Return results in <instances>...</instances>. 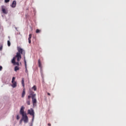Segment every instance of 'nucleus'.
<instances>
[{"label": "nucleus", "instance_id": "nucleus-1", "mask_svg": "<svg viewBox=\"0 0 126 126\" xmlns=\"http://www.w3.org/2000/svg\"><path fill=\"white\" fill-rule=\"evenodd\" d=\"M17 50L18 52L17 53L15 57H13L11 61L12 63H13L14 65H19V63H18V62L21 60V55H23L24 52V50L19 47H17ZM16 58L18 62H15V59Z\"/></svg>", "mask_w": 126, "mask_h": 126}, {"label": "nucleus", "instance_id": "nucleus-2", "mask_svg": "<svg viewBox=\"0 0 126 126\" xmlns=\"http://www.w3.org/2000/svg\"><path fill=\"white\" fill-rule=\"evenodd\" d=\"M28 114L32 116V122H34V119H35V112L33 108H31L30 109L28 110Z\"/></svg>", "mask_w": 126, "mask_h": 126}, {"label": "nucleus", "instance_id": "nucleus-3", "mask_svg": "<svg viewBox=\"0 0 126 126\" xmlns=\"http://www.w3.org/2000/svg\"><path fill=\"white\" fill-rule=\"evenodd\" d=\"M22 120L24 121L25 124H27L29 122V119H28V116H27V114H24V115H22Z\"/></svg>", "mask_w": 126, "mask_h": 126}, {"label": "nucleus", "instance_id": "nucleus-4", "mask_svg": "<svg viewBox=\"0 0 126 126\" xmlns=\"http://www.w3.org/2000/svg\"><path fill=\"white\" fill-rule=\"evenodd\" d=\"M15 77H13L12 79V83L11 86L13 88H15L17 86V82L15 81Z\"/></svg>", "mask_w": 126, "mask_h": 126}, {"label": "nucleus", "instance_id": "nucleus-5", "mask_svg": "<svg viewBox=\"0 0 126 126\" xmlns=\"http://www.w3.org/2000/svg\"><path fill=\"white\" fill-rule=\"evenodd\" d=\"M31 97L32 99L33 106V107H34V106H36V104H37V99H36V96H35V95H33Z\"/></svg>", "mask_w": 126, "mask_h": 126}, {"label": "nucleus", "instance_id": "nucleus-6", "mask_svg": "<svg viewBox=\"0 0 126 126\" xmlns=\"http://www.w3.org/2000/svg\"><path fill=\"white\" fill-rule=\"evenodd\" d=\"M24 109H25V107L24 106H22L21 107L20 110V114L22 115V116H23L24 115H26V113L24 112Z\"/></svg>", "mask_w": 126, "mask_h": 126}, {"label": "nucleus", "instance_id": "nucleus-7", "mask_svg": "<svg viewBox=\"0 0 126 126\" xmlns=\"http://www.w3.org/2000/svg\"><path fill=\"white\" fill-rule=\"evenodd\" d=\"M24 63L25 65V72L27 73L28 75V70L27 69V63H26V60L25 59V57H24Z\"/></svg>", "mask_w": 126, "mask_h": 126}, {"label": "nucleus", "instance_id": "nucleus-8", "mask_svg": "<svg viewBox=\"0 0 126 126\" xmlns=\"http://www.w3.org/2000/svg\"><path fill=\"white\" fill-rule=\"evenodd\" d=\"M30 99H31V95H28V98L26 99V103L27 105H30Z\"/></svg>", "mask_w": 126, "mask_h": 126}, {"label": "nucleus", "instance_id": "nucleus-9", "mask_svg": "<svg viewBox=\"0 0 126 126\" xmlns=\"http://www.w3.org/2000/svg\"><path fill=\"white\" fill-rule=\"evenodd\" d=\"M38 67L40 68V70H42L43 68V66H42V63L41 62V60L40 59L38 61Z\"/></svg>", "mask_w": 126, "mask_h": 126}, {"label": "nucleus", "instance_id": "nucleus-10", "mask_svg": "<svg viewBox=\"0 0 126 126\" xmlns=\"http://www.w3.org/2000/svg\"><path fill=\"white\" fill-rule=\"evenodd\" d=\"M10 6H11L12 7V8H14L16 7V1H15V0L13 1Z\"/></svg>", "mask_w": 126, "mask_h": 126}, {"label": "nucleus", "instance_id": "nucleus-11", "mask_svg": "<svg viewBox=\"0 0 126 126\" xmlns=\"http://www.w3.org/2000/svg\"><path fill=\"white\" fill-rule=\"evenodd\" d=\"M2 11L4 14H7V11L4 8V6H1Z\"/></svg>", "mask_w": 126, "mask_h": 126}, {"label": "nucleus", "instance_id": "nucleus-12", "mask_svg": "<svg viewBox=\"0 0 126 126\" xmlns=\"http://www.w3.org/2000/svg\"><path fill=\"white\" fill-rule=\"evenodd\" d=\"M31 38H32V34H30L29 35V38H28L29 44H31Z\"/></svg>", "mask_w": 126, "mask_h": 126}, {"label": "nucleus", "instance_id": "nucleus-13", "mask_svg": "<svg viewBox=\"0 0 126 126\" xmlns=\"http://www.w3.org/2000/svg\"><path fill=\"white\" fill-rule=\"evenodd\" d=\"M30 94L31 95L30 96H32V97L33 95H35V96H36V94H34V92L31 90H30Z\"/></svg>", "mask_w": 126, "mask_h": 126}, {"label": "nucleus", "instance_id": "nucleus-14", "mask_svg": "<svg viewBox=\"0 0 126 126\" xmlns=\"http://www.w3.org/2000/svg\"><path fill=\"white\" fill-rule=\"evenodd\" d=\"M25 94H26V93H25V88H24V89H23V90L22 94V98H24V96H25Z\"/></svg>", "mask_w": 126, "mask_h": 126}, {"label": "nucleus", "instance_id": "nucleus-15", "mask_svg": "<svg viewBox=\"0 0 126 126\" xmlns=\"http://www.w3.org/2000/svg\"><path fill=\"white\" fill-rule=\"evenodd\" d=\"M15 71H17V70H19V67L16 66L14 68Z\"/></svg>", "mask_w": 126, "mask_h": 126}, {"label": "nucleus", "instance_id": "nucleus-16", "mask_svg": "<svg viewBox=\"0 0 126 126\" xmlns=\"http://www.w3.org/2000/svg\"><path fill=\"white\" fill-rule=\"evenodd\" d=\"M22 84L23 86V87H24L25 85H24V78H22Z\"/></svg>", "mask_w": 126, "mask_h": 126}, {"label": "nucleus", "instance_id": "nucleus-17", "mask_svg": "<svg viewBox=\"0 0 126 126\" xmlns=\"http://www.w3.org/2000/svg\"><path fill=\"white\" fill-rule=\"evenodd\" d=\"M32 89H33L34 91H36V90H37V88L36 87V86H33V87H32Z\"/></svg>", "mask_w": 126, "mask_h": 126}, {"label": "nucleus", "instance_id": "nucleus-18", "mask_svg": "<svg viewBox=\"0 0 126 126\" xmlns=\"http://www.w3.org/2000/svg\"><path fill=\"white\" fill-rule=\"evenodd\" d=\"M7 45L8 47H10V41L9 40L7 41Z\"/></svg>", "mask_w": 126, "mask_h": 126}, {"label": "nucleus", "instance_id": "nucleus-19", "mask_svg": "<svg viewBox=\"0 0 126 126\" xmlns=\"http://www.w3.org/2000/svg\"><path fill=\"white\" fill-rule=\"evenodd\" d=\"M36 33H40V32H41V30H39V29H37L36 30Z\"/></svg>", "mask_w": 126, "mask_h": 126}, {"label": "nucleus", "instance_id": "nucleus-20", "mask_svg": "<svg viewBox=\"0 0 126 126\" xmlns=\"http://www.w3.org/2000/svg\"><path fill=\"white\" fill-rule=\"evenodd\" d=\"M10 0H5L4 1L6 3H7V2H9Z\"/></svg>", "mask_w": 126, "mask_h": 126}, {"label": "nucleus", "instance_id": "nucleus-21", "mask_svg": "<svg viewBox=\"0 0 126 126\" xmlns=\"http://www.w3.org/2000/svg\"><path fill=\"white\" fill-rule=\"evenodd\" d=\"M20 118V117H19V115H17V117H16V119H17V120H19V119Z\"/></svg>", "mask_w": 126, "mask_h": 126}, {"label": "nucleus", "instance_id": "nucleus-22", "mask_svg": "<svg viewBox=\"0 0 126 126\" xmlns=\"http://www.w3.org/2000/svg\"><path fill=\"white\" fill-rule=\"evenodd\" d=\"M0 51H2V45H0Z\"/></svg>", "mask_w": 126, "mask_h": 126}, {"label": "nucleus", "instance_id": "nucleus-23", "mask_svg": "<svg viewBox=\"0 0 126 126\" xmlns=\"http://www.w3.org/2000/svg\"><path fill=\"white\" fill-rule=\"evenodd\" d=\"M2 70V66H0V71Z\"/></svg>", "mask_w": 126, "mask_h": 126}, {"label": "nucleus", "instance_id": "nucleus-24", "mask_svg": "<svg viewBox=\"0 0 126 126\" xmlns=\"http://www.w3.org/2000/svg\"><path fill=\"white\" fill-rule=\"evenodd\" d=\"M22 121H23V120H22V119L20 121V124H21V123H22Z\"/></svg>", "mask_w": 126, "mask_h": 126}, {"label": "nucleus", "instance_id": "nucleus-25", "mask_svg": "<svg viewBox=\"0 0 126 126\" xmlns=\"http://www.w3.org/2000/svg\"><path fill=\"white\" fill-rule=\"evenodd\" d=\"M47 95H48L49 96H51V94H50V93H47Z\"/></svg>", "mask_w": 126, "mask_h": 126}, {"label": "nucleus", "instance_id": "nucleus-26", "mask_svg": "<svg viewBox=\"0 0 126 126\" xmlns=\"http://www.w3.org/2000/svg\"><path fill=\"white\" fill-rule=\"evenodd\" d=\"M48 126H51V124L48 123Z\"/></svg>", "mask_w": 126, "mask_h": 126}]
</instances>
